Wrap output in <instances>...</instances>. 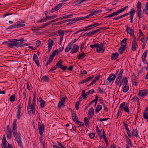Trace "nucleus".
<instances>
[{"label":"nucleus","mask_w":148,"mask_h":148,"mask_svg":"<svg viewBox=\"0 0 148 148\" xmlns=\"http://www.w3.org/2000/svg\"><path fill=\"white\" fill-rule=\"evenodd\" d=\"M102 130L97 132V133L98 134V136L100 139H102L103 138V136L101 132Z\"/></svg>","instance_id":"nucleus-40"},{"label":"nucleus","mask_w":148,"mask_h":148,"mask_svg":"<svg viewBox=\"0 0 148 148\" xmlns=\"http://www.w3.org/2000/svg\"><path fill=\"white\" fill-rule=\"evenodd\" d=\"M39 132L40 134L41 135L44 131V125L42 124L41 125L40 123L38 122V123Z\"/></svg>","instance_id":"nucleus-8"},{"label":"nucleus","mask_w":148,"mask_h":148,"mask_svg":"<svg viewBox=\"0 0 148 148\" xmlns=\"http://www.w3.org/2000/svg\"><path fill=\"white\" fill-rule=\"evenodd\" d=\"M16 24H14L12 25L9 26L7 28V29H14L16 28Z\"/></svg>","instance_id":"nucleus-45"},{"label":"nucleus","mask_w":148,"mask_h":148,"mask_svg":"<svg viewBox=\"0 0 148 148\" xmlns=\"http://www.w3.org/2000/svg\"><path fill=\"white\" fill-rule=\"evenodd\" d=\"M123 69H121L119 73L118 74V76L117 77H119V78H121L123 76Z\"/></svg>","instance_id":"nucleus-37"},{"label":"nucleus","mask_w":148,"mask_h":148,"mask_svg":"<svg viewBox=\"0 0 148 148\" xmlns=\"http://www.w3.org/2000/svg\"><path fill=\"white\" fill-rule=\"evenodd\" d=\"M80 101H79V100L75 104V108H76V109L77 110H78L79 109V102Z\"/></svg>","instance_id":"nucleus-60"},{"label":"nucleus","mask_w":148,"mask_h":148,"mask_svg":"<svg viewBox=\"0 0 148 148\" xmlns=\"http://www.w3.org/2000/svg\"><path fill=\"white\" fill-rule=\"evenodd\" d=\"M127 39L126 38L123 39L121 42V45L122 47L125 46V47L127 48L126 45V42L127 41Z\"/></svg>","instance_id":"nucleus-31"},{"label":"nucleus","mask_w":148,"mask_h":148,"mask_svg":"<svg viewBox=\"0 0 148 148\" xmlns=\"http://www.w3.org/2000/svg\"><path fill=\"white\" fill-rule=\"evenodd\" d=\"M124 82L125 83V85H128L127 78V77H125V78L124 79Z\"/></svg>","instance_id":"nucleus-54"},{"label":"nucleus","mask_w":148,"mask_h":148,"mask_svg":"<svg viewBox=\"0 0 148 148\" xmlns=\"http://www.w3.org/2000/svg\"><path fill=\"white\" fill-rule=\"evenodd\" d=\"M138 92V95L140 96L141 98L144 97L148 94V91L147 89H144L141 90H139Z\"/></svg>","instance_id":"nucleus-6"},{"label":"nucleus","mask_w":148,"mask_h":148,"mask_svg":"<svg viewBox=\"0 0 148 148\" xmlns=\"http://www.w3.org/2000/svg\"><path fill=\"white\" fill-rule=\"evenodd\" d=\"M72 119L74 122L77 123L78 124L82 123L81 122L78 121L76 113L74 112H72Z\"/></svg>","instance_id":"nucleus-10"},{"label":"nucleus","mask_w":148,"mask_h":148,"mask_svg":"<svg viewBox=\"0 0 148 148\" xmlns=\"http://www.w3.org/2000/svg\"><path fill=\"white\" fill-rule=\"evenodd\" d=\"M94 77V76L93 75L84 79V83L90 81L91 79L93 78Z\"/></svg>","instance_id":"nucleus-34"},{"label":"nucleus","mask_w":148,"mask_h":148,"mask_svg":"<svg viewBox=\"0 0 148 148\" xmlns=\"http://www.w3.org/2000/svg\"><path fill=\"white\" fill-rule=\"evenodd\" d=\"M143 116L145 119H148V107H146L143 112Z\"/></svg>","instance_id":"nucleus-20"},{"label":"nucleus","mask_w":148,"mask_h":148,"mask_svg":"<svg viewBox=\"0 0 148 148\" xmlns=\"http://www.w3.org/2000/svg\"><path fill=\"white\" fill-rule=\"evenodd\" d=\"M71 49H72L71 46V45L69 44H68V45H67L65 49V52H68Z\"/></svg>","instance_id":"nucleus-35"},{"label":"nucleus","mask_w":148,"mask_h":148,"mask_svg":"<svg viewBox=\"0 0 148 148\" xmlns=\"http://www.w3.org/2000/svg\"><path fill=\"white\" fill-rule=\"evenodd\" d=\"M40 142L41 143H44L45 142V141L44 140V138H43V136H41L39 140Z\"/></svg>","instance_id":"nucleus-59"},{"label":"nucleus","mask_w":148,"mask_h":148,"mask_svg":"<svg viewBox=\"0 0 148 148\" xmlns=\"http://www.w3.org/2000/svg\"><path fill=\"white\" fill-rule=\"evenodd\" d=\"M102 109V106L99 105H97V107L95 109V112L97 113L99 112Z\"/></svg>","instance_id":"nucleus-41"},{"label":"nucleus","mask_w":148,"mask_h":148,"mask_svg":"<svg viewBox=\"0 0 148 148\" xmlns=\"http://www.w3.org/2000/svg\"><path fill=\"white\" fill-rule=\"evenodd\" d=\"M94 92V90L93 89H92L89 90L88 92L85 93V90H84V100H85L86 99V96L87 95L92 93Z\"/></svg>","instance_id":"nucleus-18"},{"label":"nucleus","mask_w":148,"mask_h":148,"mask_svg":"<svg viewBox=\"0 0 148 148\" xmlns=\"http://www.w3.org/2000/svg\"><path fill=\"white\" fill-rule=\"evenodd\" d=\"M136 10H135L134 8H132L131 9L130 11L129 12L130 14L132 15L134 14V13L136 12Z\"/></svg>","instance_id":"nucleus-51"},{"label":"nucleus","mask_w":148,"mask_h":148,"mask_svg":"<svg viewBox=\"0 0 148 148\" xmlns=\"http://www.w3.org/2000/svg\"><path fill=\"white\" fill-rule=\"evenodd\" d=\"M6 131L7 138L11 139L12 137V134L11 131V128L9 125H8L7 126Z\"/></svg>","instance_id":"nucleus-7"},{"label":"nucleus","mask_w":148,"mask_h":148,"mask_svg":"<svg viewBox=\"0 0 148 148\" xmlns=\"http://www.w3.org/2000/svg\"><path fill=\"white\" fill-rule=\"evenodd\" d=\"M148 52V50H146L144 53H143V54L142 56V57H145L146 58L147 55V54Z\"/></svg>","instance_id":"nucleus-58"},{"label":"nucleus","mask_w":148,"mask_h":148,"mask_svg":"<svg viewBox=\"0 0 148 148\" xmlns=\"http://www.w3.org/2000/svg\"><path fill=\"white\" fill-rule=\"evenodd\" d=\"M73 15V14H69L68 15L64 16L62 17V19H66L67 18H69L71 17Z\"/></svg>","instance_id":"nucleus-48"},{"label":"nucleus","mask_w":148,"mask_h":148,"mask_svg":"<svg viewBox=\"0 0 148 148\" xmlns=\"http://www.w3.org/2000/svg\"><path fill=\"white\" fill-rule=\"evenodd\" d=\"M125 102H123L121 103L119 106V109L121 111H123L125 112H127L128 114H130V112L129 109V106H125Z\"/></svg>","instance_id":"nucleus-5"},{"label":"nucleus","mask_w":148,"mask_h":148,"mask_svg":"<svg viewBox=\"0 0 148 148\" xmlns=\"http://www.w3.org/2000/svg\"><path fill=\"white\" fill-rule=\"evenodd\" d=\"M88 117L90 120L94 115V109L93 108H90L88 112Z\"/></svg>","instance_id":"nucleus-9"},{"label":"nucleus","mask_w":148,"mask_h":148,"mask_svg":"<svg viewBox=\"0 0 148 148\" xmlns=\"http://www.w3.org/2000/svg\"><path fill=\"white\" fill-rule=\"evenodd\" d=\"M36 105L32 103V104L27 106V110L30 109V110H31L35 108Z\"/></svg>","instance_id":"nucleus-30"},{"label":"nucleus","mask_w":148,"mask_h":148,"mask_svg":"<svg viewBox=\"0 0 148 148\" xmlns=\"http://www.w3.org/2000/svg\"><path fill=\"white\" fill-rule=\"evenodd\" d=\"M119 56L118 53H115L112 54L111 55V60H114L116 59Z\"/></svg>","instance_id":"nucleus-24"},{"label":"nucleus","mask_w":148,"mask_h":148,"mask_svg":"<svg viewBox=\"0 0 148 148\" xmlns=\"http://www.w3.org/2000/svg\"><path fill=\"white\" fill-rule=\"evenodd\" d=\"M57 16V15L54 14L51 16L48 15L47 16H46V18H47L48 19L51 20L56 17Z\"/></svg>","instance_id":"nucleus-44"},{"label":"nucleus","mask_w":148,"mask_h":148,"mask_svg":"<svg viewBox=\"0 0 148 148\" xmlns=\"http://www.w3.org/2000/svg\"><path fill=\"white\" fill-rule=\"evenodd\" d=\"M49 77L46 75L44 76L41 79V80L44 82H48Z\"/></svg>","instance_id":"nucleus-42"},{"label":"nucleus","mask_w":148,"mask_h":148,"mask_svg":"<svg viewBox=\"0 0 148 148\" xmlns=\"http://www.w3.org/2000/svg\"><path fill=\"white\" fill-rule=\"evenodd\" d=\"M65 102V99L64 97H63L61 99V100L59 101L58 105V108L60 109L61 108V106H62L64 103Z\"/></svg>","instance_id":"nucleus-13"},{"label":"nucleus","mask_w":148,"mask_h":148,"mask_svg":"<svg viewBox=\"0 0 148 148\" xmlns=\"http://www.w3.org/2000/svg\"><path fill=\"white\" fill-rule=\"evenodd\" d=\"M23 40H17L16 39H14L12 41H8L4 43H7V45L8 47L13 48L14 47H20L21 46L23 43Z\"/></svg>","instance_id":"nucleus-2"},{"label":"nucleus","mask_w":148,"mask_h":148,"mask_svg":"<svg viewBox=\"0 0 148 148\" xmlns=\"http://www.w3.org/2000/svg\"><path fill=\"white\" fill-rule=\"evenodd\" d=\"M59 9L57 8V7L55 6L54 8H52L51 10L49 11L50 12H54L56 11H57Z\"/></svg>","instance_id":"nucleus-56"},{"label":"nucleus","mask_w":148,"mask_h":148,"mask_svg":"<svg viewBox=\"0 0 148 148\" xmlns=\"http://www.w3.org/2000/svg\"><path fill=\"white\" fill-rule=\"evenodd\" d=\"M21 111H17V113L16 116V117L18 120H19L20 119L21 117Z\"/></svg>","instance_id":"nucleus-43"},{"label":"nucleus","mask_w":148,"mask_h":148,"mask_svg":"<svg viewBox=\"0 0 148 148\" xmlns=\"http://www.w3.org/2000/svg\"><path fill=\"white\" fill-rule=\"evenodd\" d=\"M108 28H109V27H107V28H106V27H102L100 28L97 29L96 30H94V31H95V33L96 34L97 32H98L101 30H104L105 29H108Z\"/></svg>","instance_id":"nucleus-39"},{"label":"nucleus","mask_w":148,"mask_h":148,"mask_svg":"<svg viewBox=\"0 0 148 148\" xmlns=\"http://www.w3.org/2000/svg\"><path fill=\"white\" fill-rule=\"evenodd\" d=\"M16 98L15 95H11L10 97V100L11 102H13L15 101Z\"/></svg>","instance_id":"nucleus-47"},{"label":"nucleus","mask_w":148,"mask_h":148,"mask_svg":"<svg viewBox=\"0 0 148 148\" xmlns=\"http://www.w3.org/2000/svg\"><path fill=\"white\" fill-rule=\"evenodd\" d=\"M41 101H39L40 107L41 108H43L45 106V102L44 100Z\"/></svg>","instance_id":"nucleus-33"},{"label":"nucleus","mask_w":148,"mask_h":148,"mask_svg":"<svg viewBox=\"0 0 148 148\" xmlns=\"http://www.w3.org/2000/svg\"><path fill=\"white\" fill-rule=\"evenodd\" d=\"M89 118H88L85 117L84 118V122L85 123V125L86 127H89Z\"/></svg>","instance_id":"nucleus-26"},{"label":"nucleus","mask_w":148,"mask_h":148,"mask_svg":"<svg viewBox=\"0 0 148 148\" xmlns=\"http://www.w3.org/2000/svg\"><path fill=\"white\" fill-rule=\"evenodd\" d=\"M53 41L49 39L48 40V47L52 48Z\"/></svg>","instance_id":"nucleus-32"},{"label":"nucleus","mask_w":148,"mask_h":148,"mask_svg":"<svg viewBox=\"0 0 148 148\" xmlns=\"http://www.w3.org/2000/svg\"><path fill=\"white\" fill-rule=\"evenodd\" d=\"M105 48L102 46L101 45L98 44V45L97 47L96 51L98 53H100L101 51L103 52L105 51Z\"/></svg>","instance_id":"nucleus-12"},{"label":"nucleus","mask_w":148,"mask_h":148,"mask_svg":"<svg viewBox=\"0 0 148 148\" xmlns=\"http://www.w3.org/2000/svg\"><path fill=\"white\" fill-rule=\"evenodd\" d=\"M33 60L37 66L39 67L40 66L39 61L37 55L35 54H34Z\"/></svg>","instance_id":"nucleus-17"},{"label":"nucleus","mask_w":148,"mask_h":148,"mask_svg":"<svg viewBox=\"0 0 148 148\" xmlns=\"http://www.w3.org/2000/svg\"><path fill=\"white\" fill-rule=\"evenodd\" d=\"M91 27V26L90 25L87 26V27H85L84 28V32L90 30L93 28V27L90 28Z\"/></svg>","instance_id":"nucleus-46"},{"label":"nucleus","mask_w":148,"mask_h":148,"mask_svg":"<svg viewBox=\"0 0 148 148\" xmlns=\"http://www.w3.org/2000/svg\"><path fill=\"white\" fill-rule=\"evenodd\" d=\"M101 12L102 11L101 10L97 9L93 11L90 14V15H89V16H86V17H84V19L87 18H89V16H92L94 15L99 14L101 13Z\"/></svg>","instance_id":"nucleus-11"},{"label":"nucleus","mask_w":148,"mask_h":148,"mask_svg":"<svg viewBox=\"0 0 148 148\" xmlns=\"http://www.w3.org/2000/svg\"><path fill=\"white\" fill-rule=\"evenodd\" d=\"M126 47L125 46L120 47L118 49V52L120 54H122L123 53V52L124 51Z\"/></svg>","instance_id":"nucleus-27"},{"label":"nucleus","mask_w":148,"mask_h":148,"mask_svg":"<svg viewBox=\"0 0 148 148\" xmlns=\"http://www.w3.org/2000/svg\"><path fill=\"white\" fill-rule=\"evenodd\" d=\"M127 29L126 31L127 33L129 34L132 36H134V31L132 29H131L130 27H126Z\"/></svg>","instance_id":"nucleus-19"},{"label":"nucleus","mask_w":148,"mask_h":148,"mask_svg":"<svg viewBox=\"0 0 148 148\" xmlns=\"http://www.w3.org/2000/svg\"><path fill=\"white\" fill-rule=\"evenodd\" d=\"M79 48V46L77 45H74L73 48L71 49L70 53H74L77 52Z\"/></svg>","instance_id":"nucleus-14"},{"label":"nucleus","mask_w":148,"mask_h":148,"mask_svg":"<svg viewBox=\"0 0 148 148\" xmlns=\"http://www.w3.org/2000/svg\"><path fill=\"white\" fill-rule=\"evenodd\" d=\"M17 119H15L13 121L12 126V132L13 135L16 138V141L18 145L21 147L23 148V143L22 141V138L21 137V134L19 132H17V127L16 125Z\"/></svg>","instance_id":"nucleus-1"},{"label":"nucleus","mask_w":148,"mask_h":148,"mask_svg":"<svg viewBox=\"0 0 148 148\" xmlns=\"http://www.w3.org/2000/svg\"><path fill=\"white\" fill-rule=\"evenodd\" d=\"M126 142L128 144H130V145H131L132 144L131 143V141L130 140L129 138L128 137L126 136Z\"/></svg>","instance_id":"nucleus-49"},{"label":"nucleus","mask_w":148,"mask_h":148,"mask_svg":"<svg viewBox=\"0 0 148 148\" xmlns=\"http://www.w3.org/2000/svg\"><path fill=\"white\" fill-rule=\"evenodd\" d=\"M83 57V52H82L81 54H79L78 55V59L79 60L81 58Z\"/></svg>","instance_id":"nucleus-63"},{"label":"nucleus","mask_w":148,"mask_h":148,"mask_svg":"<svg viewBox=\"0 0 148 148\" xmlns=\"http://www.w3.org/2000/svg\"><path fill=\"white\" fill-rule=\"evenodd\" d=\"M138 98L136 96H134L133 98L131 99V101L132 102H134L136 100L138 99Z\"/></svg>","instance_id":"nucleus-50"},{"label":"nucleus","mask_w":148,"mask_h":148,"mask_svg":"<svg viewBox=\"0 0 148 148\" xmlns=\"http://www.w3.org/2000/svg\"><path fill=\"white\" fill-rule=\"evenodd\" d=\"M98 45V43H96V44H95L93 45H90V47L92 49H93L94 48H97V47Z\"/></svg>","instance_id":"nucleus-61"},{"label":"nucleus","mask_w":148,"mask_h":148,"mask_svg":"<svg viewBox=\"0 0 148 148\" xmlns=\"http://www.w3.org/2000/svg\"><path fill=\"white\" fill-rule=\"evenodd\" d=\"M101 75H97L93 80V81L91 82L89 85L88 86H91V85L94 84L98 80L100 77Z\"/></svg>","instance_id":"nucleus-22"},{"label":"nucleus","mask_w":148,"mask_h":148,"mask_svg":"<svg viewBox=\"0 0 148 148\" xmlns=\"http://www.w3.org/2000/svg\"><path fill=\"white\" fill-rule=\"evenodd\" d=\"M142 4L141 2L138 1L136 5L137 10L138 12L137 16L139 19L143 17V13L141 11Z\"/></svg>","instance_id":"nucleus-4"},{"label":"nucleus","mask_w":148,"mask_h":148,"mask_svg":"<svg viewBox=\"0 0 148 148\" xmlns=\"http://www.w3.org/2000/svg\"><path fill=\"white\" fill-rule=\"evenodd\" d=\"M119 13L117 11V10L115 11L110 14L109 15L106 16V18H110L112 17H114L115 16H116L118 15Z\"/></svg>","instance_id":"nucleus-23"},{"label":"nucleus","mask_w":148,"mask_h":148,"mask_svg":"<svg viewBox=\"0 0 148 148\" xmlns=\"http://www.w3.org/2000/svg\"><path fill=\"white\" fill-rule=\"evenodd\" d=\"M137 43L136 41L134 40H133L132 42V50L135 51L137 48Z\"/></svg>","instance_id":"nucleus-21"},{"label":"nucleus","mask_w":148,"mask_h":148,"mask_svg":"<svg viewBox=\"0 0 148 148\" xmlns=\"http://www.w3.org/2000/svg\"><path fill=\"white\" fill-rule=\"evenodd\" d=\"M121 78H119V77H116L115 82V84L116 85H118L120 84L119 87L121 86Z\"/></svg>","instance_id":"nucleus-29"},{"label":"nucleus","mask_w":148,"mask_h":148,"mask_svg":"<svg viewBox=\"0 0 148 148\" xmlns=\"http://www.w3.org/2000/svg\"><path fill=\"white\" fill-rule=\"evenodd\" d=\"M95 136V134L94 133H90L89 134V137L91 139H93Z\"/></svg>","instance_id":"nucleus-57"},{"label":"nucleus","mask_w":148,"mask_h":148,"mask_svg":"<svg viewBox=\"0 0 148 148\" xmlns=\"http://www.w3.org/2000/svg\"><path fill=\"white\" fill-rule=\"evenodd\" d=\"M83 19V17H82L81 18H79L78 17L75 18H73V20H71V21L69 23L67 24V25H69L72 24L73 23H75L77 21Z\"/></svg>","instance_id":"nucleus-16"},{"label":"nucleus","mask_w":148,"mask_h":148,"mask_svg":"<svg viewBox=\"0 0 148 148\" xmlns=\"http://www.w3.org/2000/svg\"><path fill=\"white\" fill-rule=\"evenodd\" d=\"M126 131H127V133L128 137H129V138H130L131 137V136L132 135V133H131L129 129Z\"/></svg>","instance_id":"nucleus-55"},{"label":"nucleus","mask_w":148,"mask_h":148,"mask_svg":"<svg viewBox=\"0 0 148 148\" xmlns=\"http://www.w3.org/2000/svg\"><path fill=\"white\" fill-rule=\"evenodd\" d=\"M62 63V60H60L59 62L56 64V66H57V68L58 67L60 68Z\"/></svg>","instance_id":"nucleus-36"},{"label":"nucleus","mask_w":148,"mask_h":148,"mask_svg":"<svg viewBox=\"0 0 148 148\" xmlns=\"http://www.w3.org/2000/svg\"><path fill=\"white\" fill-rule=\"evenodd\" d=\"M132 135L133 136L138 137V133L137 129H133L132 131Z\"/></svg>","instance_id":"nucleus-25"},{"label":"nucleus","mask_w":148,"mask_h":148,"mask_svg":"<svg viewBox=\"0 0 148 148\" xmlns=\"http://www.w3.org/2000/svg\"><path fill=\"white\" fill-rule=\"evenodd\" d=\"M123 126L125 127V129L126 130L129 129L128 127V125L127 124L125 123V122H123Z\"/></svg>","instance_id":"nucleus-53"},{"label":"nucleus","mask_w":148,"mask_h":148,"mask_svg":"<svg viewBox=\"0 0 148 148\" xmlns=\"http://www.w3.org/2000/svg\"><path fill=\"white\" fill-rule=\"evenodd\" d=\"M128 85H125L123 89V91L124 92H126L129 90Z\"/></svg>","instance_id":"nucleus-38"},{"label":"nucleus","mask_w":148,"mask_h":148,"mask_svg":"<svg viewBox=\"0 0 148 148\" xmlns=\"http://www.w3.org/2000/svg\"><path fill=\"white\" fill-rule=\"evenodd\" d=\"M67 66H64L62 65V66H61L60 68L63 70V71H65L66 69H67Z\"/></svg>","instance_id":"nucleus-64"},{"label":"nucleus","mask_w":148,"mask_h":148,"mask_svg":"<svg viewBox=\"0 0 148 148\" xmlns=\"http://www.w3.org/2000/svg\"><path fill=\"white\" fill-rule=\"evenodd\" d=\"M116 77L115 75L113 73L110 74L107 78V80H105L104 82V84L105 85H107L110 84L112 81H114Z\"/></svg>","instance_id":"nucleus-3"},{"label":"nucleus","mask_w":148,"mask_h":148,"mask_svg":"<svg viewBox=\"0 0 148 148\" xmlns=\"http://www.w3.org/2000/svg\"><path fill=\"white\" fill-rule=\"evenodd\" d=\"M121 111L119 108L118 110V112L116 114V119H118L119 115L121 116L122 114H121Z\"/></svg>","instance_id":"nucleus-52"},{"label":"nucleus","mask_w":148,"mask_h":148,"mask_svg":"<svg viewBox=\"0 0 148 148\" xmlns=\"http://www.w3.org/2000/svg\"><path fill=\"white\" fill-rule=\"evenodd\" d=\"M24 23L23 22H21L18 23L16 24V28H20L25 26V24H24Z\"/></svg>","instance_id":"nucleus-28"},{"label":"nucleus","mask_w":148,"mask_h":148,"mask_svg":"<svg viewBox=\"0 0 148 148\" xmlns=\"http://www.w3.org/2000/svg\"><path fill=\"white\" fill-rule=\"evenodd\" d=\"M6 144V142H4L3 143H2L1 144L2 148H7Z\"/></svg>","instance_id":"nucleus-62"},{"label":"nucleus","mask_w":148,"mask_h":148,"mask_svg":"<svg viewBox=\"0 0 148 148\" xmlns=\"http://www.w3.org/2000/svg\"><path fill=\"white\" fill-rule=\"evenodd\" d=\"M58 33L60 36V45L61 44L62 42V40L63 38L64 35V31L61 30H58Z\"/></svg>","instance_id":"nucleus-15"}]
</instances>
